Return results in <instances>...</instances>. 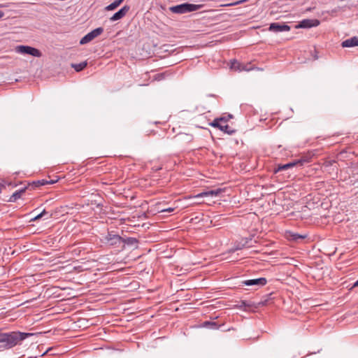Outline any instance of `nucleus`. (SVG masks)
<instances>
[{
    "label": "nucleus",
    "mask_w": 358,
    "mask_h": 358,
    "mask_svg": "<svg viewBox=\"0 0 358 358\" xmlns=\"http://www.w3.org/2000/svg\"><path fill=\"white\" fill-rule=\"evenodd\" d=\"M138 243V241L135 238L129 237L126 239L123 238V248H124L125 245H134Z\"/></svg>",
    "instance_id": "nucleus-18"
},
{
    "label": "nucleus",
    "mask_w": 358,
    "mask_h": 358,
    "mask_svg": "<svg viewBox=\"0 0 358 358\" xmlns=\"http://www.w3.org/2000/svg\"><path fill=\"white\" fill-rule=\"evenodd\" d=\"M34 185L36 187L38 186H43L48 185V180H41L33 182Z\"/></svg>",
    "instance_id": "nucleus-23"
},
{
    "label": "nucleus",
    "mask_w": 358,
    "mask_h": 358,
    "mask_svg": "<svg viewBox=\"0 0 358 358\" xmlns=\"http://www.w3.org/2000/svg\"><path fill=\"white\" fill-rule=\"evenodd\" d=\"M320 20L317 19H304L296 26L297 28L307 29L317 27L320 24Z\"/></svg>",
    "instance_id": "nucleus-6"
},
{
    "label": "nucleus",
    "mask_w": 358,
    "mask_h": 358,
    "mask_svg": "<svg viewBox=\"0 0 358 358\" xmlns=\"http://www.w3.org/2000/svg\"><path fill=\"white\" fill-rule=\"evenodd\" d=\"M122 2V0H115L113 3L108 5L105 9L106 10H113L117 7H118Z\"/></svg>",
    "instance_id": "nucleus-17"
},
{
    "label": "nucleus",
    "mask_w": 358,
    "mask_h": 358,
    "mask_svg": "<svg viewBox=\"0 0 358 358\" xmlns=\"http://www.w3.org/2000/svg\"><path fill=\"white\" fill-rule=\"evenodd\" d=\"M268 30L273 32H284L290 30V27L287 24H280L276 22L271 23L268 27Z\"/></svg>",
    "instance_id": "nucleus-8"
},
{
    "label": "nucleus",
    "mask_w": 358,
    "mask_h": 358,
    "mask_svg": "<svg viewBox=\"0 0 358 358\" xmlns=\"http://www.w3.org/2000/svg\"><path fill=\"white\" fill-rule=\"evenodd\" d=\"M230 68L232 70L238 71H248L250 70V69H248L246 67V66H245L244 64H241V63H239L236 60H233V61L231 62Z\"/></svg>",
    "instance_id": "nucleus-12"
},
{
    "label": "nucleus",
    "mask_w": 358,
    "mask_h": 358,
    "mask_svg": "<svg viewBox=\"0 0 358 358\" xmlns=\"http://www.w3.org/2000/svg\"><path fill=\"white\" fill-rule=\"evenodd\" d=\"M343 48H351L358 45V36H353L350 38L343 41L341 43Z\"/></svg>",
    "instance_id": "nucleus-11"
},
{
    "label": "nucleus",
    "mask_w": 358,
    "mask_h": 358,
    "mask_svg": "<svg viewBox=\"0 0 358 358\" xmlns=\"http://www.w3.org/2000/svg\"><path fill=\"white\" fill-rule=\"evenodd\" d=\"M173 210H174L173 208H165V209H162L161 212L171 213V212H173Z\"/></svg>",
    "instance_id": "nucleus-26"
},
{
    "label": "nucleus",
    "mask_w": 358,
    "mask_h": 358,
    "mask_svg": "<svg viewBox=\"0 0 358 358\" xmlns=\"http://www.w3.org/2000/svg\"><path fill=\"white\" fill-rule=\"evenodd\" d=\"M222 192L221 189H216L210 191L203 192L194 196V198H201L206 196H217Z\"/></svg>",
    "instance_id": "nucleus-10"
},
{
    "label": "nucleus",
    "mask_w": 358,
    "mask_h": 358,
    "mask_svg": "<svg viewBox=\"0 0 358 358\" xmlns=\"http://www.w3.org/2000/svg\"><path fill=\"white\" fill-rule=\"evenodd\" d=\"M221 131H224V133L227 134H229V135H232L234 134L236 131L234 129H233L231 127H229L227 124V120L224 119L223 122H221V124H220V128H219Z\"/></svg>",
    "instance_id": "nucleus-13"
},
{
    "label": "nucleus",
    "mask_w": 358,
    "mask_h": 358,
    "mask_svg": "<svg viewBox=\"0 0 358 358\" xmlns=\"http://www.w3.org/2000/svg\"><path fill=\"white\" fill-rule=\"evenodd\" d=\"M250 245H248V241H245L244 243H242V244H238L236 246L235 248V250H241L243 248H245V247H250Z\"/></svg>",
    "instance_id": "nucleus-24"
},
{
    "label": "nucleus",
    "mask_w": 358,
    "mask_h": 358,
    "mask_svg": "<svg viewBox=\"0 0 358 358\" xmlns=\"http://www.w3.org/2000/svg\"><path fill=\"white\" fill-rule=\"evenodd\" d=\"M31 336H33V334L20 331L2 332L0 338V349L8 350L13 348L20 344L21 341Z\"/></svg>",
    "instance_id": "nucleus-1"
},
{
    "label": "nucleus",
    "mask_w": 358,
    "mask_h": 358,
    "mask_svg": "<svg viewBox=\"0 0 358 358\" xmlns=\"http://www.w3.org/2000/svg\"><path fill=\"white\" fill-rule=\"evenodd\" d=\"M105 241L107 244L115 248L123 249V238L114 234L113 231L108 232L105 236Z\"/></svg>",
    "instance_id": "nucleus-3"
},
{
    "label": "nucleus",
    "mask_w": 358,
    "mask_h": 358,
    "mask_svg": "<svg viewBox=\"0 0 358 358\" xmlns=\"http://www.w3.org/2000/svg\"><path fill=\"white\" fill-rule=\"evenodd\" d=\"M55 182H56V181L52 180H48V184H54V183H55Z\"/></svg>",
    "instance_id": "nucleus-28"
},
{
    "label": "nucleus",
    "mask_w": 358,
    "mask_h": 358,
    "mask_svg": "<svg viewBox=\"0 0 358 358\" xmlns=\"http://www.w3.org/2000/svg\"><path fill=\"white\" fill-rule=\"evenodd\" d=\"M224 117L216 118L212 122L210 123V125L213 127L220 128L221 122H223Z\"/></svg>",
    "instance_id": "nucleus-22"
},
{
    "label": "nucleus",
    "mask_w": 358,
    "mask_h": 358,
    "mask_svg": "<svg viewBox=\"0 0 358 358\" xmlns=\"http://www.w3.org/2000/svg\"><path fill=\"white\" fill-rule=\"evenodd\" d=\"M55 182H56V181L52 180H48V184H54V183H55Z\"/></svg>",
    "instance_id": "nucleus-27"
},
{
    "label": "nucleus",
    "mask_w": 358,
    "mask_h": 358,
    "mask_svg": "<svg viewBox=\"0 0 358 358\" xmlns=\"http://www.w3.org/2000/svg\"><path fill=\"white\" fill-rule=\"evenodd\" d=\"M87 65L86 61L80 62L79 64H72L71 66L75 69L76 71L79 72L83 70Z\"/></svg>",
    "instance_id": "nucleus-16"
},
{
    "label": "nucleus",
    "mask_w": 358,
    "mask_h": 358,
    "mask_svg": "<svg viewBox=\"0 0 358 358\" xmlns=\"http://www.w3.org/2000/svg\"><path fill=\"white\" fill-rule=\"evenodd\" d=\"M358 286V280L354 283L353 287Z\"/></svg>",
    "instance_id": "nucleus-30"
},
{
    "label": "nucleus",
    "mask_w": 358,
    "mask_h": 358,
    "mask_svg": "<svg viewBox=\"0 0 358 358\" xmlns=\"http://www.w3.org/2000/svg\"><path fill=\"white\" fill-rule=\"evenodd\" d=\"M25 191V188L21 189L20 190L15 191L9 198L8 201L9 202H15L18 199L21 197V195L22 193H24Z\"/></svg>",
    "instance_id": "nucleus-14"
},
{
    "label": "nucleus",
    "mask_w": 358,
    "mask_h": 358,
    "mask_svg": "<svg viewBox=\"0 0 358 358\" xmlns=\"http://www.w3.org/2000/svg\"><path fill=\"white\" fill-rule=\"evenodd\" d=\"M16 52L23 55H29L36 57H41L42 55L39 50L28 45L17 46Z\"/></svg>",
    "instance_id": "nucleus-4"
},
{
    "label": "nucleus",
    "mask_w": 358,
    "mask_h": 358,
    "mask_svg": "<svg viewBox=\"0 0 358 358\" xmlns=\"http://www.w3.org/2000/svg\"><path fill=\"white\" fill-rule=\"evenodd\" d=\"M267 282V280L265 278H259L255 279H250L243 280L242 282V285L245 286H256V287H263Z\"/></svg>",
    "instance_id": "nucleus-7"
},
{
    "label": "nucleus",
    "mask_w": 358,
    "mask_h": 358,
    "mask_svg": "<svg viewBox=\"0 0 358 358\" xmlns=\"http://www.w3.org/2000/svg\"><path fill=\"white\" fill-rule=\"evenodd\" d=\"M310 160V157L304 156L299 159H295V162L296 163V166H303L306 163H308Z\"/></svg>",
    "instance_id": "nucleus-19"
},
{
    "label": "nucleus",
    "mask_w": 358,
    "mask_h": 358,
    "mask_svg": "<svg viewBox=\"0 0 358 358\" xmlns=\"http://www.w3.org/2000/svg\"><path fill=\"white\" fill-rule=\"evenodd\" d=\"M3 6L2 4H0V8H3Z\"/></svg>",
    "instance_id": "nucleus-31"
},
{
    "label": "nucleus",
    "mask_w": 358,
    "mask_h": 358,
    "mask_svg": "<svg viewBox=\"0 0 358 358\" xmlns=\"http://www.w3.org/2000/svg\"><path fill=\"white\" fill-rule=\"evenodd\" d=\"M103 32V29L102 27H98V28L93 29L92 31H91L90 32L87 34L85 36H83L80 39V44L84 45V44H86V43L90 42L94 38H95L96 37L101 35Z\"/></svg>",
    "instance_id": "nucleus-5"
},
{
    "label": "nucleus",
    "mask_w": 358,
    "mask_h": 358,
    "mask_svg": "<svg viewBox=\"0 0 358 358\" xmlns=\"http://www.w3.org/2000/svg\"><path fill=\"white\" fill-rule=\"evenodd\" d=\"M130 7L129 6H124L117 12L113 14V15L110 18V20L112 22H115L122 19L126 15Z\"/></svg>",
    "instance_id": "nucleus-9"
},
{
    "label": "nucleus",
    "mask_w": 358,
    "mask_h": 358,
    "mask_svg": "<svg viewBox=\"0 0 358 358\" xmlns=\"http://www.w3.org/2000/svg\"><path fill=\"white\" fill-rule=\"evenodd\" d=\"M3 15H4V13L3 11L0 10V18L3 17Z\"/></svg>",
    "instance_id": "nucleus-29"
},
{
    "label": "nucleus",
    "mask_w": 358,
    "mask_h": 358,
    "mask_svg": "<svg viewBox=\"0 0 358 358\" xmlns=\"http://www.w3.org/2000/svg\"><path fill=\"white\" fill-rule=\"evenodd\" d=\"M203 327L213 329H218V326L216 322H210V321H206L202 324Z\"/></svg>",
    "instance_id": "nucleus-20"
},
{
    "label": "nucleus",
    "mask_w": 358,
    "mask_h": 358,
    "mask_svg": "<svg viewBox=\"0 0 358 358\" xmlns=\"http://www.w3.org/2000/svg\"><path fill=\"white\" fill-rule=\"evenodd\" d=\"M47 212L45 211V210H43L41 213H39L38 215H37L36 216H35L34 217H33L31 221H36L38 220H39L40 218H41L45 214H46Z\"/></svg>",
    "instance_id": "nucleus-25"
},
{
    "label": "nucleus",
    "mask_w": 358,
    "mask_h": 358,
    "mask_svg": "<svg viewBox=\"0 0 358 358\" xmlns=\"http://www.w3.org/2000/svg\"><path fill=\"white\" fill-rule=\"evenodd\" d=\"M202 4H194L189 3H184L179 5L173 6L169 8L170 11L176 14H185L199 10L203 8Z\"/></svg>",
    "instance_id": "nucleus-2"
},
{
    "label": "nucleus",
    "mask_w": 358,
    "mask_h": 358,
    "mask_svg": "<svg viewBox=\"0 0 358 358\" xmlns=\"http://www.w3.org/2000/svg\"><path fill=\"white\" fill-rule=\"evenodd\" d=\"M289 238L293 241H297L299 239H303V238H306V235H301L297 233H291Z\"/></svg>",
    "instance_id": "nucleus-21"
},
{
    "label": "nucleus",
    "mask_w": 358,
    "mask_h": 358,
    "mask_svg": "<svg viewBox=\"0 0 358 358\" xmlns=\"http://www.w3.org/2000/svg\"><path fill=\"white\" fill-rule=\"evenodd\" d=\"M296 166V163L295 162V160H293L292 162H289L287 164H285L283 165H279L278 169L275 170V172L287 170L289 168H292Z\"/></svg>",
    "instance_id": "nucleus-15"
}]
</instances>
